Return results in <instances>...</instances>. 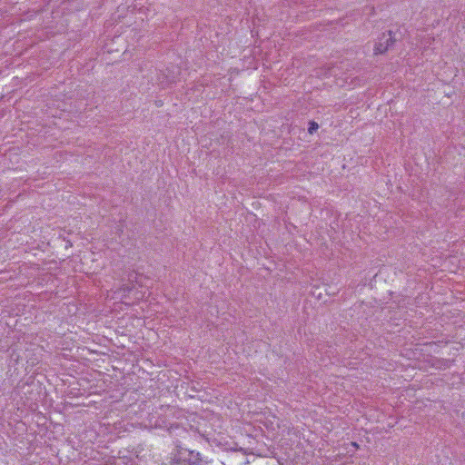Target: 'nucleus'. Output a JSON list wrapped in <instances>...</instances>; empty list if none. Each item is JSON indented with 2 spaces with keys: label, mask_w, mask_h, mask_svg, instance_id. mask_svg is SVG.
Masks as SVG:
<instances>
[{
  "label": "nucleus",
  "mask_w": 465,
  "mask_h": 465,
  "mask_svg": "<svg viewBox=\"0 0 465 465\" xmlns=\"http://www.w3.org/2000/svg\"><path fill=\"white\" fill-rule=\"evenodd\" d=\"M171 464L176 465H206L200 452L190 450L182 446L180 440L175 441V449L171 452Z\"/></svg>",
  "instance_id": "1"
},
{
  "label": "nucleus",
  "mask_w": 465,
  "mask_h": 465,
  "mask_svg": "<svg viewBox=\"0 0 465 465\" xmlns=\"http://www.w3.org/2000/svg\"><path fill=\"white\" fill-rule=\"evenodd\" d=\"M397 41L395 37V33L391 30H389L387 33H383L381 37H379L378 42L375 44L374 54H384L393 44Z\"/></svg>",
  "instance_id": "2"
},
{
  "label": "nucleus",
  "mask_w": 465,
  "mask_h": 465,
  "mask_svg": "<svg viewBox=\"0 0 465 465\" xmlns=\"http://www.w3.org/2000/svg\"><path fill=\"white\" fill-rule=\"evenodd\" d=\"M168 430L169 433L174 437L185 438L184 435L188 433V430L184 427L180 426L176 422L171 423L170 426L168 427Z\"/></svg>",
  "instance_id": "3"
},
{
  "label": "nucleus",
  "mask_w": 465,
  "mask_h": 465,
  "mask_svg": "<svg viewBox=\"0 0 465 465\" xmlns=\"http://www.w3.org/2000/svg\"><path fill=\"white\" fill-rule=\"evenodd\" d=\"M158 80L161 82L162 84L168 85L174 83L176 81V77L174 75L168 76L164 74H162L161 75H159Z\"/></svg>",
  "instance_id": "4"
},
{
  "label": "nucleus",
  "mask_w": 465,
  "mask_h": 465,
  "mask_svg": "<svg viewBox=\"0 0 465 465\" xmlns=\"http://www.w3.org/2000/svg\"><path fill=\"white\" fill-rule=\"evenodd\" d=\"M318 128H319V124L314 121H311L309 123L308 133L312 134L315 131L318 130Z\"/></svg>",
  "instance_id": "5"
},
{
  "label": "nucleus",
  "mask_w": 465,
  "mask_h": 465,
  "mask_svg": "<svg viewBox=\"0 0 465 465\" xmlns=\"http://www.w3.org/2000/svg\"><path fill=\"white\" fill-rule=\"evenodd\" d=\"M166 410H167V411H171V412H173V407H171V406H167V407H166Z\"/></svg>",
  "instance_id": "6"
}]
</instances>
